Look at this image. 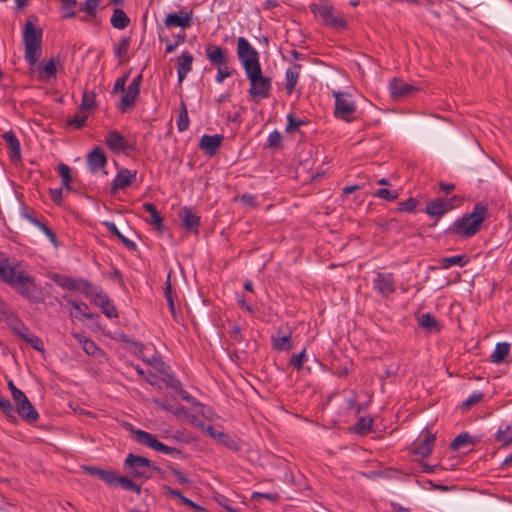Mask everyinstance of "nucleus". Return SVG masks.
<instances>
[{"label": "nucleus", "mask_w": 512, "mask_h": 512, "mask_svg": "<svg viewBox=\"0 0 512 512\" xmlns=\"http://www.w3.org/2000/svg\"><path fill=\"white\" fill-rule=\"evenodd\" d=\"M0 281L32 303L43 302L35 277L23 269L22 262L0 254Z\"/></svg>", "instance_id": "nucleus-1"}, {"label": "nucleus", "mask_w": 512, "mask_h": 512, "mask_svg": "<svg viewBox=\"0 0 512 512\" xmlns=\"http://www.w3.org/2000/svg\"><path fill=\"white\" fill-rule=\"evenodd\" d=\"M488 207L483 202L477 203L472 212L457 219L448 229L450 234L463 238H470L480 231L481 225L487 217Z\"/></svg>", "instance_id": "nucleus-2"}, {"label": "nucleus", "mask_w": 512, "mask_h": 512, "mask_svg": "<svg viewBox=\"0 0 512 512\" xmlns=\"http://www.w3.org/2000/svg\"><path fill=\"white\" fill-rule=\"evenodd\" d=\"M42 28L28 20L23 29L24 57L30 66H34L42 51Z\"/></svg>", "instance_id": "nucleus-3"}, {"label": "nucleus", "mask_w": 512, "mask_h": 512, "mask_svg": "<svg viewBox=\"0 0 512 512\" xmlns=\"http://www.w3.org/2000/svg\"><path fill=\"white\" fill-rule=\"evenodd\" d=\"M153 463L146 457L129 453L124 460L123 469L127 476L135 480H148L153 477Z\"/></svg>", "instance_id": "nucleus-4"}, {"label": "nucleus", "mask_w": 512, "mask_h": 512, "mask_svg": "<svg viewBox=\"0 0 512 512\" xmlns=\"http://www.w3.org/2000/svg\"><path fill=\"white\" fill-rule=\"evenodd\" d=\"M311 13L319 17L322 23L331 28H346L347 22L340 13H336L335 8L327 1L311 3L309 5Z\"/></svg>", "instance_id": "nucleus-5"}, {"label": "nucleus", "mask_w": 512, "mask_h": 512, "mask_svg": "<svg viewBox=\"0 0 512 512\" xmlns=\"http://www.w3.org/2000/svg\"><path fill=\"white\" fill-rule=\"evenodd\" d=\"M237 56L245 73L261 68L258 51L244 37L237 39Z\"/></svg>", "instance_id": "nucleus-6"}, {"label": "nucleus", "mask_w": 512, "mask_h": 512, "mask_svg": "<svg viewBox=\"0 0 512 512\" xmlns=\"http://www.w3.org/2000/svg\"><path fill=\"white\" fill-rule=\"evenodd\" d=\"M246 76L250 82L248 93L252 98L266 99L270 96L271 78L263 76L261 68L246 73Z\"/></svg>", "instance_id": "nucleus-7"}, {"label": "nucleus", "mask_w": 512, "mask_h": 512, "mask_svg": "<svg viewBox=\"0 0 512 512\" xmlns=\"http://www.w3.org/2000/svg\"><path fill=\"white\" fill-rule=\"evenodd\" d=\"M134 439L136 442L142 445H145L164 454L171 455L172 457H183L181 450L165 445L164 443L158 441L155 436L144 430L137 429L134 433Z\"/></svg>", "instance_id": "nucleus-8"}, {"label": "nucleus", "mask_w": 512, "mask_h": 512, "mask_svg": "<svg viewBox=\"0 0 512 512\" xmlns=\"http://www.w3.org/2000/svg\"><path fill=\"white\" fill-rule=\"evenodd\" d=\"M333 96L335 97L334 116L351 122L356 111V103L351 99V95L347 92L333 91Z\"/></svg>", "instance_id": "nucleus-9"}, {"label": "nucleus", "mask_w": 512, "mask_h": 512, "mask_svg": "<svg viewBox=\"0 0 512 512\" xmlns=\"http://www.w3.org/2000/svg\"><path fill=\"white\" fill-rule=\"evenodd\" d=\"M373 288L383 298H388L395 290V281L392 273L379 272L373 281Z\"/></svg>", "instance_id": "nucleus-10"}, {"label": "nucleus", "mask_w": 512, "mask_h": 512, "mask_svg": "<svg viewBox=\"0 0 512 512\" xmlns=\"http://www.w3.org/2000/svg\"><path fill=\"white\" fill-rule=\"evenodd\" d=\"M205 54L210 64L214 67L229 64V52L224 47L208 44L205 48Z\"/></svg>", "instance_id": "nucleus-11"}, {"label": "nucleus", "mask_w": 512, "mask_h": 512, "mask_svg": "<svg viewBox=\"0 0 512 512\" xmlns=\"http://www.w3.org/2000/svg\"><path fill=\"white\" fill-rule=\"evenodd\" d=\"M205 432L207 435L217 440L218 443H220L227 449L234 452H238L241 450V444L236 439L222 431L216 430L212 425H208L205 428Z\"/></svg>", "instance_id": "nucleus-12"}, {"label": "nucleus", "mask_w": 512, "mask_h": 512, "mask_svg": "<svg viewBox=\"0 0 512 512\" xmlns=\"http://www.w3.org/2000/svg\"><path fill=\"white\" fill-rule=\"evenodd\" d=\"M193 19V11L188 12L179 11L178 13H170L164 19L166 28L181 27L186 29L191 27Z\"/></svg>", "instance_id": "nucleus-13"}, {"label": "nucleus", "mask_w": 512, "mask_h": 512, "mask_svg": "<svg viewBox=\"0 0 512 512\" xmlns=\"http://www.w3.org/2000/svg\"><path fill=\"white\" fill-rule=\"evenodd\" d=\"M435 441V434L426 431L422 435V439L413 443V452L421 457H427L431 454Z\"/></svg>", "instance_id": "nucleus-14"}, {"label": "nucleus", "mask_w": 512, "mask_h": 512, "mask_svg": "<svg viewBox=\"0 0 512 512\" xmlns=\"http://www.w3.org/2000/svg\"><path fill=\"white\" fill-rule=\"evenodd\" d=\"M105 144L114 153L124 152L131 147L125 137L116 130L106 135Z\"/></svg>", "instance_id": "nucleus-15"}, {"label": "nucleus", "mask_w": 512, "mask_h": 512, "mask_svg": "<svg viewBox=\"0 0 512 512\" xmlns=\"http://www.w3.org/2000/svg\"><path fill=\"white\" fill-rule=\"evenodd\" d=\"M82 469L89 475L101 479L109 486L116 485L119 475L113 470H105L96 466H82Z\"/></svg>", "instance_id": "nucleus-16"}, {"label": "nucleus", "mask_w": 512, "mask_h": 512, "mask_svg": "<svg viewBox=\"0 0 512 512\" xmlns=\"http://www.w3.org/2000/svg\"><path fill=\"white\" fill-rule=\"evenodd\" d=\"M452 199H443V198H436L430 202H428L426 207V213L429 216H436L441 217L445 213H447L449 210L452 209Z\"/></svg>", "instance_id": "nucleus-17"}, {"label": "nucleus", "mask_w": 512, "mask_h": 512, "mask_svg": "<svg viewBox=\"0 0 512 512\" xmlns=\"http://www.w3.org/2000/svg\"><path fill=\"white\" fill-rule=\"evenodd\" d=\"M224 137L220 134L208 135L204 134L199 142V147L205 151L207 155H215L219 150Z\"/></svg>", "instance_id": "nucleus-18"}, {"label": "nucleus", "mask_w": 512, "mask_h": 512, "mask_svg": "<svg viewBox=\"0 0 512 512\" xmlns=\"http://www.w3.org/2000/svg\"><path fill=\"white\" fill-rule=\"evenodd\" d=\"M93 303L98 306L102 313L108 317V318H117L118 317V311L113 304V302L110 300L109 296L103 292V290L95 295V299Z\"/></svg>", "instance_id": "nucleus-19"}, {"label": "nucleus", "mask_w": 512, "mask_h": 512, "mask_svg": "<svg viewBox=\"0 0 512 512\" xmlns=\"http://www.w3.org/2000/svg\"><path fill=\"white\" fill-rule=\"evenodd\" d=\"M389 89L392 97L394 98H404L410 96L415 91H417V88L415 86L408 84L399 78H394L390 82Z\"/></svg>", "instance_id": "nucleus-20"}, {"label": "nucleus", "mask_w": 512, "mask_h": 512, "mask_svg": "<svg viewBox=\"0 0 512 512\" xmlns=\"http://www.w3.org/2000/svg\"><path fill=\"white\" fill-rule=\"evenodd\" d=\"M137 171L126 168L121 169L112 181L114 190L125 189L136 181Z\"/></svg>", "instance_id": "nucleus-21"}, {"label": "nucleus", "mask_w": 512, "mask_h": 512, "mask_svg": "<svg viewBox=\"0 0 512 512\" xmlns=\"http://www.w3.org/2000/svg\"><path fill=\"white\" fill-rule=\"evenodd\" d=\"M87 163L92 173L105 168L107 164V157L101 147H95L87 155Z\"/></svg>", "instance_id": "nucleus-22"}, {"label": "nucleus", "mask_w": 512, "mask_h": 512, "mask_svg": "<svg viewBox=\"0 0 512 512\" xmlns=\"http://www.w3.org/2000/svg\"><path fill=\"white\" fill-rule=\"evenodd\" d=\"M2 137L7 142L8 147L10 149L9 156L12 162H17L21 160V146L20 142L14 133V131L10 130L5 132Z\"/></svg>", "instance_id": "nucleus-23"}, {"label": "nucleus", "mask_w": 512, "mask_h": 512, "mask_svg": "<svg viewBox=\"0 0 512 512\" xmlns=\"http://www.w3.org/2000/svg\"><path fill=\"white\" fill-rule=\"evenodd\" d=\"M182 225L187 231L198 233L200 217L197 216L190 208L183 207L180 212Z\"/></svg>", "instance_id": "nucleus-24"}, {"label": "nucleus", "mask_w": 512, "mask_h": 512, "mask_svg": "<svg viewBox=\"0 0 512 512\" xmlns=\"http://www.w3.org/2000/svg\"><path fill=\"white\" fill-rule=\"evenodd\" d=\"M193 56L190 52L184 51L178 57V83L181 84L186 78L187 74L192 70Z\"/></svg>", "instance_id": "nucleus-25"}, {"label": "nucleus", "mask_w": 512, "mask_h": 512, "mask_svg": "<svg viewBox=\"0 0 512 512\" xmlns=\"http://www.w3.org/2000/svg\"><path fill=\"white\" fill-rule=\"evenodd\" d=\"M292 332L283 333L282 329H278L277 334L272 336L273 348L277 351H289L292 349L291 341Z\"/></svg>", "instance_id": "nucleus-26"}, {"label": "nucleus", "mask_w": 512, "mask_h": 512, "mask_svg": "<svg viewBox=\"0 0 512 512\" xmlns=\"http://www.w3.org/2000/svg\"><path fill=\"white\" fill-rule=\"evenodd\" d=\"M22 215L26 218L30 223L37 226L47 237L48 239L56 246L57 245V237L56 234L48 227L45 223L41 222L39 219L31 215L28 211L27 207L23 208Z\"/></svg>", "instance_id": "nucleus-27"}, {"label": "nucleus", "mask_w": 512, "mask_h": 512, "mask_svg": "<svg viewBox=\"0 0 512 512\" xmlns=\"http://www.w3.org/2000/svg\"><path fill=\"white\" fill-rule=\"evenodd\" d=\"M302 66L300 64H294L292 67L288 68L285 73V89L288 95H291L295 87L297 85V82L299 80L300 76V70Z\"/></svg>", "instance_id": "nucleus-28"}, {"label": "nucleus", "mask_w": 512, "mask_h": 512, "mask_svg": "<svg viewBox=\"0 0 512 512\" xmlns=\"http://www.w3.org/2000/svg\"><path fill=\"white\" fill-rule=\"evenodd\" d=\"M72 336L78 341V343L82 346V349L88 355L96 356L101 352V349L95 344V342L85 335L78 332H72Z\"/></svg>", "instance_id": "nucleus-29"}, {"label": "nucleus", "mask_w": 512, "mask_h": 512, "mask_svg": "<svg viewBox=\"0 0 512 512\" xmlns=\"http://www.w3.org/2000/svg\"><path fill=\"white\" fill-rule=\"evenodd\" d=\"M76 291L81 292L82 294H84L86 298L91 299V301L93 302L95 299V295L100 293L102 289L99 286L94 285L90 281L80 278L78 279L77 282Z\"/></svg>", "instance_id": "nucleus-30"}, {"label": "nucleus", "mask_w": 512, "mask_h": 512, "mask_svg": "<svg viewBox=\"0 0 512 512\" xmlns=\"http://www.w3.org/2000/svg\"><path fill=\"white\" fill-rule=\"evenodd\" d=\"M96 93L94 91L85 90L82 94L79 112L89 115L96 108Z\"/></svg>", "instance_id": "nucleus-31"}, {"label": "nucleus", "mask_w": 512, "mask_h": 512, "mask_svg": "<svg viewBox=\"0 0 512 512\" xmlns=\"http://www.w3.org/2000/svg\"><path fill=\"white\" fill-rule=\"evenodd\" d=\"M468 262L469 257L466 254L455 255L451 257H443L438 260L439 268L441 269H448L453 265L463 267Z\"/></svg>", "instance_id": "nucleus-32"}, {"label": "nucleus", "mask_w": 512, "mask_h": 512, "mask_svg": "<svg viewBox=\"0 0 512 512\" xmlns=\"http://www.w3.org/2000/svg\"><path fill=\"white\" fill-rule=\"evenodd\" d=\"M111 25L119 30L129 26L131 20L121 8H115L110 19Z\"/></svg>", "instance_id": "nucleus-33"}, {"label": "nucleus", "mask_w": 512, "mask_h": 512, "mask_svg": "<svg viewBox=\"0 0 512 512\" xmlns=\"http://www.w3.org/2000/svg\"><path fill=\"white\" fill-rule=\"evenodd\" d=\"M143 210L150 214V223L154 225L158 231L162 232L164 230L163 218L158 212L156 206L152 203L146 202L143 204Z\"/></svg>", "instance_id": "nucleus-34"}, {"label": "nucleus", "mask_w": 512, "mask_h": 512, "mask_svg": "<svg viewBox=\"0 0 512 512\" xmlns=\"http://www.w3.org/2000/svg\"><path fill=\"white\" fill-rule=\"evenodd\" d=\"M103 225L108 229V231L116 236L122 243L125 247H127L129 250H135L136 249V244L135 242H133L132 240L128 239L127 237H125L120 231L119 229L117 228V226L115 225L114 222H110V221H105L103 222Z\"/></svg>", "instance_id": "nucleus-35"}, {"label": "nucleus", "mask_w": 512, "mask_h": 512, "mask_svg": "<svg viewBox=\"0 0 512 512\" xmlns=\"http://www.w3.org/2000/svg\"><path fill=\"white\" fill-rule=\"evenodd\" d=\"M510 352V344L506 342L496 344L494 352L490 356V361L496 364L502 363Z\"/></svg>", "instance_id": "nucleus-36"}, {"label": "nucleus", "mask_w": 512, "mask_h": 512, "mask_svg": "<svg viewBox=\"0 0 512 512\" xmlns=\"http://www.w3.org/2000/svg\"><path fill=\"white\" fill-rule=\"evenodd\" d=\"M7 385L9 390L11 391L13 400L15 401L16 405H26L28 408H32L31 402L28 400L26 395L14 385L12 380H9ZM21 410H23V407H21Z\"/></svg>", "instance_id": "nucleus-37"}, {"label": "nucleus", "mask_w": 512, "mask_h": 512, "mask_svg": "<svg viewBox=\"0 0 512 512\" xmlns=\"http://www.w3.org/2000/svg\"><path fill=\"white\" fill-rule=\"evenodd\" d=\"M138 95V93L133 92L130 89H127L126 93L121 97L120 102L118 104L119 111L125 113L129 109L133 108Z\"/></svg>", "instance_id": "nucleus-38"}, {"label": "nucleus", "mask_w": 512, "mask_h": 512, "mask_svg": "<svg viewBox=\"0 0 512 512\" xmlns=\"http://www.w3.org/2000/svg\"><path fill=\"white\" fill-rule=\"evenodd\" d=\"M418 325L427 330L428 332H433V331H439L440 330V325L439 323L437 322V320L435 319V317H433L431 314L429 313H426V314H422L419 318H418Z\"/></svg>", "instance_id": "nucleus-39"}, {"label": "nucleus", "mask_w": 512, "mask_h": 512, "mask_svg": "<svg viewBox=\"0 0 512 512\" xmlns=\"http://www.w3.org/2000/svg\"><path fill=\"white\" fill-rule=\"evenodd\" d=\"M23 410H21V405H16L17 413L21 418H23L28 423H34L39 419V413L35 409V407L32 405V408H28L26 405H23Z\"/></svg>", "instance_id": "nucleus-40"}, {"label": "nucleus", "mask_w": 512, "mask_h": 512, "mask_svg": "<svg viewBox=\"0 0 512 512\" xmlns=\"http://www.w3.org/2000/svg\"><path fill=\"white\" fill-rule=\"evenodd\" d=\"M373 427V419L370 417H361L354 425L353 430L356 434L366 435Z\"/></svg>", "instance_id": "nucleus-41"}, {"label": "nucleus", "mask_w": 512, "mask_h": 512, "mask_svg": "<svg viewBox=\"0 0 512 512\" xmlns=\"http://www.w3.org/2000/svg\"><path fill=\"white\" fill-rule=\"evenodd\" d=\"M495 440L500 442L502 445L507 446L512 444V426L505 425V427H500L498 430Z\"/></svg>", "instance_id": "nucleus-42"}, {"label": "nucleus", "mask_w": 512, "mask_h": 512, "mask_svg": "<svg viewBox=\"0 0 512 512\" xmlns=\"http://www.w3.org/2000/svg\"><path fill=\"white\" fill-rule=\"evenodd\" d=\"M54 281L58 286L62 287L63 289L76 291L78 279H74L73 277L70 276H62L56 274L54 276Z\"/></svg>", "instance_id": "nucleus-43"}, {"label": "nucleus", "mask_w": 512, "mask_h": 512, "mask_svg": "<svg viewBox=\"0 0 512 512\" xmlns=\"http://www.w3.org/2000/svg\"><path fill=\"white\" fill-rule=\"evenodd\" d=\"M134 480L135 479H130L127 476H119L116 485L139 495L141 493V485H138Z\"/></svg>", "instance_id": "nucleus-44"}, {"label": "nucleus", "mask_w": 512, "mask_h": 512, "mask_svg": "<svg viewBox=\"0 0 512 512\" xmlns=\"http://www.w3.org/2000/svg\"><path fill=\"white\" fill-rule=\"evenodd\" d=\"M59 61L55 57H51L44 66L39 67L38 70L41 75H44L47 78H56L57 68L56 62Z\"/></svg>", "instance_id": "nucleus-45"}, {"label": "nucleus", "mask_w": 512, "mask_h": 512, "mask_svg": "<svg viewBox=\"0 0 512 512\" xmlns=\"http://www.w3.org/2000/svg\"><path fill=\"white\" fill-rule=\"evenodd\" d=\"M469 444H474L473 438L469 433L462 432L451 442L450 448L452 450H458L459 448Z\"/></svg>", "instance_id": "nucleus-46"}, {"label": "nucleus", "mask_w": 512, "mask_h": 512, "mask_svg": "<svg viewBox=\"0 0 512 512\" xmlns=\"http://www.w3.org/2000/svg\"><path fill=\"white\" fill-rule=\"evenodd\" d=\"M101 0H84L79 10L85 12L89 18L94 19L97 16V8Z\"/></svg>", "instance_id": "nucleus-47"}, {"label": "nucleus", "mask_w": 512, "mask_h": 512, "mask_svg": "<svg viewBox=\"0 0 512 512\" xmlns=\"http://www.w3.org/2000/svg\"><path fill=\"white\" fill-rule=\"evenodd\" d=\"M88 116L89 115H87L86 113H80L78 111L73 116L67 118L66 124L76 128V129H81L86 125Z\"/></svg>", "instance_id": "nucleus-48"}, {"label": "nucleus", "mask_w": 512, "mask_h": 512, "mask_svg": "<svg viewBox=\"0 0 512 512\" xmlns=\"http://www.w3.org/2000/svg\"><path fill=\"white\" fill-rule=\"evenodd\" d=\"M57 171L61 177L62 186H67L73 182L72 169L68 165L64 163L58 164Z\"/></svg>", "instance_id": "nucleus-49"}, {"label": "nucleus", "mask_w": 512, "mask_h": 512, "mask_svg": "<svg viewBox=\"0 0 512 512\" xmlns=\"http://www.w3.org/2000/svg\"><path fill=\"white\" fill-rule=\"evenodd\" d=\"M307 361L306 349L304 348L300 353L293 354L289 359V365L297 371H300L305 362Z\"/></svg>", "instance_id": "nucleus-50"}, {"label": "nucleus", "mask_w": 512, "mask_h": 512, "mask_svg": "<svg viewBox=\"0 0 512 512\" xmlns=\"http://www.w3.org/2000/svg\"><path fill=\"white\" fill-rule=\"evenodd\" d=\"M130 47V38L129 37H123L119 43L114 47V55L119 60H122V58L127 54Z\"/></svg>", "instance_id": "nucleus-51"}, {"label": "nucleus", "mask_w": 512, "mask_h": 512, "mask_svg": "<svg viewBox=\"0 0 512 512\" xmlns=\"http://www.w3.org/2000/svg\"><path fill=\"white\" fill-rule=\"evenodd\" d=\"M216 68L217 75L215 80L217 83H222L226 78L231 77L234 73H236V70L232 67H229L228 64L225 66H216Z\"/></svg>", "instance_id": "nucleus-52"}, {"label": "nucleus", "mask_w": 512, "mask_h": 512, "mask_svg": "<svg viewBox=\"0 0 512 512\" xmlns=\"http://www.w3.org/2000/svg\"><path fill=\"white\" fill-rule=\"evenodd\" d=\"M484 397V394L482 392H479V391H475L473 392L463 403H462V408L463 409H469L471 408L472 406H474L475 404L479 403L482 401Z\"/></svg>", "instance_id": "nucleus-53"}, {"label": "nucleus", "mask_w": 512, "mask_h": 512, "mask_svg": "<svg viewBox=\"0 0 512 512\" xmlns=\"http://www.w3.org/2000/svg\"><path fill=\"white\" fill-rule=\"evenodd\" d=\"M418 204H419L418 200H416L415 198H409L406 201L398 203L397 211L413 212Z\"/></svg>", "instance_id": "nucleus-54"}, {"label": "nucleus", "mask_w": 512, "mask_h": 512, "mask_svg": "<svg viewBox=\"0 0 512 512\" xmlns=\"http://www.w3.org/2000/svg\"><path fill=\"white\" fill-rule=\"evenodd\" d=\"M0 410L5 414L6 417L11 418L13 420L16 419V417L14 416V408H13L11 402L6 398H2L1 396H0Z\"/></svg>", "instance_id": "nucleus-55"}, {"label": "nucleus", "mask_w": 512, "mask_h": 512, "mask_svg": "<svg viewBox=\"0 0 512 512\" xmlns=\"http://www.w3.org/2000/svg\"><path fill=\"white\" fill-rule=\"evenodd\" d=\"M62 7L65 10L64 18H73L76 15V0H61Z\"/></svg>", "instance_id": "nucleus-56"}, {"label": "nucleus", "mask_w": 512, "mask_h": 512, "mask_svg": "<svg viewBox=\"0 0 512 512\" xmlns=\"http://www.w3.org/2000/svg\"><path fill=\"white\" fill-rule=\"evenodd\" d=\"M375 196L380 199L387 200V201H394L398 198V192L391 191L386 188H380L376 191Z\"/></svg>", "instance_id": "nucleus-57"}, {"label": "nucleus", "mask_w": 512, "mask_h": 512, "mask_svg": "<svg viewBox=\"0 0 512 512\" xmlns=\"http://www.w3.org/2000/svg\"><path fill=\"white\" fill-rule=\"evenodd\" d=\"M71 305L83 317H85L87 319H92L93 318V314L88 312L89 308H88L86 303L81 302V301L80 302H78V301H71Z\"/></svg>", "instance_id": "nucleus-58"}, {"label": "nucleus", "mask_w": 512, "mask_h": 512, "mask_svg": "<svg viewBox=\"0 0 512 512\" xmlns=\"http://www.w3.org/2000/svg\"><path fill=\"white\" fill-rule=\"evenodd\" d=\"M282 135L278 130H274L268 136V147L272 149H277L281 146Z\"/></svg>", "instance_id": "nucleus-59"}, {"label": "nucleus", "mask_w": 512, "mask_h": 512, "mask_svg": "<svg viewBox=\"0 0 512 512\" xmlns=\"http://www.w3.org/2000/svg\"><path fill=\"white\" fill-rule=\"evenodd\" d=\"M306 122L301 119H296L293 117L292 114H289L287 116V125H286V132L291 133L295 131L297 128H299L302 125H305Z\"/></svg>", "instance_id": "nucleus-60"}, {"label": "nucleus", "mask_w": 512, "mask_h": 512, "mask_svg": "<svg viewBox=\"0 0 512 512\" xmlns=\"http://www.w3.org/2000/svg\"><path fill=\"white\" fill-rule=\"evenodd\" d=\"M27 343H29L35 350L38 352L43 353L45 351L44 349V343L40 337L37 335L32 334L27 340Z\"/></svg>", "instance_id": "nucleus-61"}, {"label": "nucleus", "mask_w": 512, "mask_h": 512, "mask_svg": "<svg viewBox=\"0 0 512 512\" xmlns=\"http://www.w3.org/2000/svg\"><path fill=\"white\" fill-rule=\"evenodd\" d=\"M189 117L188 112L185 113H179L178 119H177V128L180 132L186 131L189 127Z\"/></svg>", "instance_id": "nucleus-62"}, {"label": "nucleus", "mask_w": 512, "mask_h": 512, "mask_svg": "<svg viewBox=\"0 0 512 512\" xmlns=\"http://www.w3.org/2000/svg\"><path fill=\"white\" fill-rule=\"evenodd\" d=\"M168 469L176 477L177 481L180 484L185 485V484L190 483L189 478L183 472H181L178 468H176L174 466H169Z\"/></svg>", "instance_id": "nucleus-63"}, {"label": "nucleus", "mask_w": 512, "mask_h": 512, "mask_svg": "<svg viewBox=\"0 0 512 512\" xmlns=\"http://www.w3.org/2000/svg\"><path fill=\"white\" fill-rule=\"evenodd\" d=\"M49 194H50L51 200L55 204H57V205H61L62 204V202H63V191H62V188H57V189L50 188L49 189Z\"/></svg>", "instance_id": "nucleus-64"}]
</instances>
